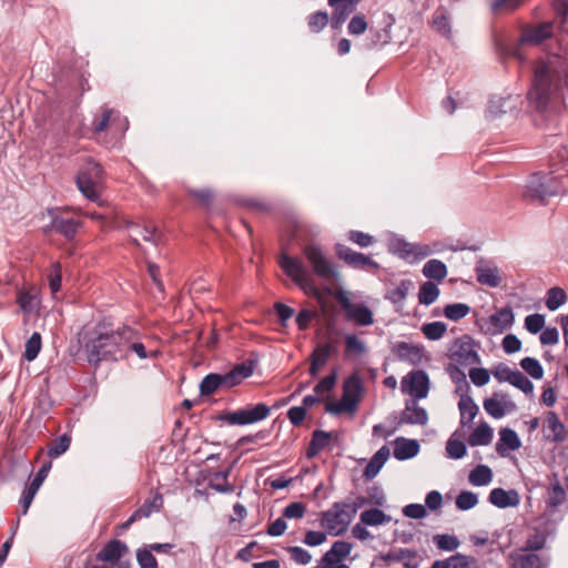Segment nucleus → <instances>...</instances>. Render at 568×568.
Here are the masks:
<instances>
[{
	"label": "nucleus",
	"instance_id": "f257e3e1",
	"mask_svg": "<svg viewBox=\"0 0 568 568\" xmlns=\"http://www.w3.org/2000/svg\"><path fill=\"white\" fill-rule=\"evenodd\" d=\"M566 88H568V58L550 54L536 65L528 98L538 111L555 110Z\"/></svg>",
	"mask_w": 568,
	"mask_h": 568
},
{
	"label": "nucleus",
	"instance_id": "f03ea898",
	"mask_svg": "<svg viewBox=\"0 0 568 568\" xmlns=\"http://www.w3.org/2000/svg\"><path fill=\"white\" fill-rule=\"evenodd\" d=\"M130 327H122L110 333H101L87 344L88 361L98 364L103 359L126 358L125 338Z\"/></svg>",
	"mask_w": 568,
	"mask_h": 568
},
{
	"label": "nucleus",
	"instance_id": "7ed1b4c3",
	"mask_svg": "<svg viewBox=\"0 0 568 568\" xmlns=\"http://www.w3.org/2000/svg\"><path fill=\"white\" fill-rule=\"evenodd\" d=\"M564 193L565 187L557 176L534 173L526 182L524 197L532 203L544 204L549 197Z\"/></svg>",
	"mask_w": 568,
	"mask_h": 568
},
{
	"label": "nucleus",
	"instance_id": "20e7f679",
	"mask_svg": "<svg viewBox=\"0 0 568 568\" xmlns=\"http://www.w3.org/2000/svg\"><path fill=\"white\" fill-rule=\"evenodd\" d=\"M253 374L252 363H242L227 374H209L200 384L202 395H211L219 388H231Z\"/></svg>",
	"mask_w": 568,
	"mask_h": 568
},
{
	"label": "nucleus",
	"instance_id": "39448f33",
	"mask_svg": "<svg viewBox=\"0 0 568 568\" xmlns=\"http://www.w3.org/2000/svg\"><path fill=\"white\" fill-rule=\"evenodd\" d=\"M356 509L348 504H334L321 517V526L332 536L345 532L355 516Z\"/></svg>",
	"mask_w": 568,
	"mask_h": 568
},
{
	"label": "nucleus",
	"instance_id": "423d86ee",
	"mask_svg": "<svg viewBox=\"0 0 568 568\" xmlns=\"http://www.w3.org/2000/svg\"><path fill=\"white\" fill-rule=\"evenodd\" d=\"M280 265L284 273L290 276L294 283H296L303 291L320 298V291L313 284L311 274L302 260L283 253L280 257Z\"/></svg>",
	"mask_w": 568,
	"mask_h": 568
},
{
	"label": "nucleus",
	"instance_id": "0eeeda50",
	"mask_svg": "<svg viewBox=\"0 0 568 568\" xmlns=\"http://www.w3.org/2000/svg\"><path fill=\"white\" fill-rule=\"evenodd\" d=\"M103 171L95 162H88L77 176L80 192L90 201L98 202L102 187Z\"/></svg>",
	"mask_w": 568,
	"mask_h": 568
},
{
	"label": "nucleus",
	"instance_id": "6e6552de",
	"mask_svg": "<svg viewBox=\"0 0 568 568\" xmlns=\"http://www.w3.org/2000/svg\"><path fill=\"white\" fill-rule=\"evenodd\" d=\"M362 381L358 375L353 374L343 385L342 398L336 403L327 405L326 409L332 414L354 413L362 394Z\"/></svg>",
	"mask_w": 568,
	"mask_h": 568
},
{
	"label": "nucleus",
	"instance_id": "1a4fd4ad",
	"mask_svg": "<svg viewBox=\"0 0 568 568\" xmlns=\"http://www.w3.org/2000/svg\"><path fill=\"white\" fill-rule=\"evenodd\" d=\"M303 255L310 263L313 273L325 281L338 277V272L325 256L322 247L315 243H307L302 248Z\"/></svg>",
	"mask_w": 568,
	"mask_h": 568
},
{
	"label": "nucleus",
	"instance_id": "9d476101",
	"mask_svg": "<svg viewBox=\"0 0 568 568\" xmlns=\"http://www.w3.org/2000/svg\"><path fill=\"white\" fill-rule=\"evenodd\" d=\"M450 358L462 366H473L480 363L477 344L469 336H463L454 342Z\"/></svg>",
	"mask_w": 568,
	"mask_h": 568
},
{
	"label": "nucleus",
	"instance_id": "9b49d317",
	"mask_svg": "<svg viewBox=\"0 0 568 568\" xmlns=\"http://www.w3.org/2000/svg\"><path fill=\"white\" fill-rule=\"evenodd\" d=\"M270 415V408L265 404L247 406L245 408L226 413L221 419L230 425H248L261 422Z\"/></svg>",
	"mask_w": 568,
	"mask_h": 568
},
{
	"label": "nucleus",
	"instance_id": "f8f14e48",
	"mask_svg": "<svg viewBox=\"0 0 568 568\" xmlns=\"http://www.w3.org/2000/svg\"><path fill=\"white\" fill-rule=\"evenodd\" d=\"M336 297L348 320L363 326H368L374 323L372 311L364 304L353 303L346 292H338Z\"/></svg>",
	"mask_w": 568,
	"mask_h": 568
},
{
	"label": "nucleus",
	"instance_id": "ddd939ff",
	"mask_svg": "<svg viewBox=\"0 0 568 568\" xmlns=\"http://www.w3.org/2000/svg\"><path fill=\"white\" fill-rule=\"evenodd\" d=\"M402 392L409 394L415 399L425 398L429 389V379L424 371H413L403 377Z\"/></svg>",
	"mask_w": 568,
	"mask_h": 568
},
{
	"label": "nucleus",
	"instance_id": "4468645a",
	"mask_svg": "<svg viewBox=\"0 0 568 568\" xmlns=\"http://www.w3.org/2000/svg\"><path fill=\"white\" fill-rule=\"evenodd\" d=\"M483 406L488 415L497 419L516 410V404L501 392H496L491 397L486 398Z\"/></svg>",
	"mask_w": 568,
	"mask_h": 568
},
{
	"label": "nucleus",
	"instance_id": "2eb2a0df",
	"mask_svg": "<svg viewBox=\"0 0 568 568\" xmlns=\"http://www.w3.org/2000/svg\"><path fill=\"white\" fill-rule=\"evenodd\" d=\"M477 282L489 287H498L503 282L501 272L491 261L480 258L475 266Z\"/></svg>",
	"mask_w": 568,
	"mask_h": 568
},
{
	"label": "nucleus",
	"instance_id": "dca6fc26",
	"mask_svg": "<svg viewBox=\"0 0 568 568\" xmlns=\"http://www.w3.org/2000/svg\"><path fill=\"white\" fill-rule=\"evenodd\" d=\"M514 323V313L508 307H503L491 314L486 321L484 329L486 334L499 335L508 329Z\"/></svg>",
	"mask_w": 568,
	"mask_h": 568
},
{
	"label": "nucleus",
	"instance_id": "f3484780",
	"mask_svg": "<svg viewBox=\"0 0 568 568\" xmlns=\"http://www.w3.org/2000/svg\"><path fill=\"white\" fill-rule=\"evenodd\" d=\"M509 560L511 568H546L549 562L548 558L523 549L511 552Z\"/></svg>",
	"mask_w": 568,
	"mask_h": 568
},
{
	"label": "nucleus",
	"instance_id": "a211bd4d",
	"mask_svg": "<svg viewBox=\"0 0 568 568\" xmlns=\"http://www.w3.org/2000/svg\"><path fill=\"white\" fill-rule=\"evenodd\" d=\"M335 252L341 260L345 261L348 265L353 267H373L375 270L379 268L378 263L373 261L371 257L362 253L355 252L343 244H336Z\"/></svg>",
	"mask_w": 568,
	"mask_h": 568
},
{
	"label": "nucleus",
	"instance_id": "6ab92c4d",
	"mask_svg": "<svg viewBox=\"0 0 568 568\" xmlns=\"http://www.w3.org/2000/svg\"><path fill=\"white\" fill-rule=\"evenodd\" d=\"M114 128L118 131H125L128 129V120L122 119L120 113L112 109H104L100 119L93 123L94 132L101 133L108 128Z\"/></svg>",
	"mask_w": 568,
	"mask_h": 568
},
{
	"label": "nucleus",
	"instance_id": "aec40b11",
	"mask_svg": "<svg viewBox=\"0 0 568 568\" xmlns=\"http://www.w3.org/2000/svg\"><path fill=\"white\" fill-rule=\"evenodd\" d=\"M352 550V545L346 541H335L332 548L324 554V556L318 561L316 568H327L333 564H341V561L346 558Z\"/></svg>",
	"mask_w": 568,
	"mask_h": 568
},
{
	"label": "nucleus",
	"instance_id": "412c9836",
	"mask_svg": "<svg viewBox=\"0 0 568 568\" xmlns=\"http://www.w3.org/2000/svg\"><path fill=\"white\" fill-rule=\"evenodd\" d=\"M552 36V24L545 22L524 31L520 38L521 45H538Z\"/></svg>",
	"mask_w": 568,
	"mask_h": 568
},
{
	"label": "nucleus",
	"instance_id": "4be33fe9",
	"mask_svg": "<svg viewBox=\"0 0 568 568\" xmlns=\"http://www.w3.org/2000/svg\"><path fill=\"white\" fill-rule=\"evenodd\" d=\"M518 97H494L490 99L488 109H487V116L490 119H497L501 116L503 114H506L508 112H511L516 109L518 104Z\"/></svg>",
	"mask_w": 568,
	"mask_h": 568
},
{
	"label": "nucleus",
	"instance_id": "5701e85b",
	"mask_svg": "<svg viewBox=\"0 0 568 568\" xmlns=\"http://www.w3.org/2000/svg\"><path fill=\"white\" fill-rule=\"evenodd\" d=\"M488 499L498 508L517 507L520 503V496L515 489L505 490L503 488H494Z\"/></svg>",
	"mask_w": 568,
	"mask_h": 568
},
{
	"label": "nucleus",
	"instance_id": "b1692460",
	"mask_svg": "<svg viewBox=\"0 0 568 568\" xmlns=\"http://www.w3.org/2000/svg\"><path fill=\"white\" fill-rule=\"evenodd\" d=\"M394 353L400 361L413 365L419 364L424 357L423 347L407 342H398L394 346Z\"/></svg>",
	"mask_w": 568,
	"mask_h": 568
},
{
	"label": "nucleus",
	"instance_id": "393cba45",
	"mask_svg": "<svg viewBox=\"0 0 568 568\" xmlns=\"http://www.w3.org/2000/svg\"><path fill=\"white\" fill-rule=\"evenodd\" d=\"M520 446V438L515 430L510 428H501L499 430V440L496 444V452L500 456H506L508 452L517 450Z\"/></svg>",
	"mask_w": 568,
	"mask_h": 568
},
{
	"label": "nucleus",
	"instance_id": "a878e982",
	"mask_svg": "<svg viewBox=\"0 0 568 568\" xmlns=\"http://www.w3.org/2000/svg\"><path fill=\"white\" fill-rule=\"evenodd\" d=\"M129 552L128 546L120 540L108 542L98 554V559L105 562H116Z\"/></svg>",
	"mask_w": 568,
	"mask_h": 568
},
{
	"label": "nucleus",
	"instance_id": "bb28decb",
	"mask_svg": "<svg viewBox=\"0 0 568 568\" xmlns=\"http://www.w3.org/2000/svg\"><path fill=\"white\" fill-rule=\"evenodd\" d=\"M458 409L460 413V426L463 427L470 426L479 412L478 405L469 394L459 396Z\"/></svg>",
	"mask_w": 568,
	"mask_h": 568
},
{
	"label": "nucleus",
	"instance_id": "cd10ccee",
	"mask_svg": "<svg viewBox=\"0 0 568 568\" xmlns=\"http://www.w3.org/2000/svg\"><path fill=\"white\" fill-rule=\"evenodd\" d=\"M335 352L336 348L329 343L318 345L312 354L310 368L311 375L316 376L320 369L326 364L327 359Z\"/></svg>",
	"mask_w": 568,
	"mask_h": 568
},
{
	"label": "nucleus",
	"instance_id": "c85d7f7f",
	"mask_svg": "<svg viewBox=\"0 0 568 568\" xmlns=\"http://www.w3.org/2000/svg\"><path fill=\"white\" fill-rule=\"evenodd\" d=\"M545 432L546 438L551 442H562L566 438V427L554 412L547 414Z\"/></svg>",
	"mask_w": 568,
	"mask_h": 568
},
{
	"label": "nucleus",
	"instance_id": "c756f323",
	"mask_svg": "<svg viewBox=\"0 0 568 568\" xmlns=\"http://www.w3.org/2000/svg\"><path fill=\"white\" fill-rule=\"evenodd\" d=\"M494 438V430L487 422H480L468 437L471 447L487 446Z\"/></svg>",
	"mask_w": 568,
	"mask_h": 568
},
{
	"label": "nucleus",
	"instance_id": "7c9ffc66",
	"mask_svg": "<svg viewBox=\"0 0 568 568\" xmlns=\"http://www.w3.org/2000/svg\"><path fill=\"white\" fill-rule=\"evenodd\" d=\"M129 352H133L134 354H136V356L140 359H145L148 357H155L159 354V352L156 349L146 351V347L144 346V344L138 339L136 334L131 328H129V333L125 338L126 357L129 356Z\"/></svg>",
	"mask_w": 568,
	"mask_h": 568
},
{
	"label": "nucleus",
	"instance_id": "2f4dec72",
	"mask_svg": "<svg viewBox=\"0 0 568 568\" xmlns=\"http://www.w3.org/2000/svg\"><path fill=\"white\" fill-rule=\"evenodd\" d=\"M17 302L20 305L23 313L26 314L38 312L40 307V297L38 290L31 287L30 290L27 291H19Z\"/></svg>",
	"mask_w": 568,
	"mask_h": 568
},
{
	"label": "nucleus",
	"instance_id": "473e14b6",
	"mask_svg": "<svg viewBox=\"0 0 568 568\" xmlns=\"http://www.w3.org/2000/svg\"><path fill=\"white\" fill-rule=\"evenodd\" d=\"M418 450L419 445L416 440L399 437L394 442V456L399 460L416 456Z\"/></svg>",
	"mask_w": 568,
	"mask_h": 568
},
{
	"label": "nucleus",
	"instance_id": "72a5a7b5",
	"mask_svg": "<svg viewBox=\"0 0 568 568\" xmlns=\"http://www.w3.org/2000/svg\"><path fill=\"white\" fill-rule=\"evenodd\" d=\"M389 456V449L386 446H383L379 448L375 455L371 458L369 463L367 464L364 476L367 479H373L381 470V468L384 466L386 460Z\"/></svg>",
	"mask_w": 568,
	"mask_h": 568
},
{
	"label": "nucleus",
	"instance_id": "f704fd0d",
	"mask_svg": "<svg viewBox=\"0 0 568 568\" xmlns=\"http://www.w3.org/2000/svg\"><path fill=\"white\" fill-rule=\"evenodd\" d=\"M130 237L138 245H140V240L156 244L159 241V233L154 226L132 225L130 230Z\"/></svg>",
	"mask_w": 568,
	"mask_h": 568
},
{
	"label": "nucleus",
	"instance_id": "c9c22d12",
	"mask_svg": "<svg viewBox=\"0 0 568 568\" xmlns=\"http://www.w3.org/2000/svg\"><path fill=\"white\" fill-rule=\"evenodd\" d=\"M422 272L425 277L437 282H442L448 274L445 263L436 258L427 261Z\"/></svg>",
	"mask_w": 568,
	"mask_h": 568
},
{
	"label": "nucleus",
	"instance_id": "e433bc0d",
	"mask_svg": "<svg viewBox=\"0 0 568 568\" xmlns=\"http://www.w3.org/2000/svg\"><path fill=\"white\" fill-rule=\"evenodd\" d=\"M367 353V346L364 341L354 334L345 336V356L348 358H359Z\"/></svg>",
	"mask_w": 568,
	"mask_h": 568
},
{
	"label": "nucleus",
	"instance_id": "4c0bfd02",
	"mask_svg": "<svg viewBox=\"0 0 568 568\" xmlns=\"http://www.w3.org/2000/svg\"><path fill=\"white\" fill-rule=\"evenodd\" d=\"M467 453L465 443L462 440V435L456 430L446 443V454L449 458L460 459Z\"/></svg>",
	"mask_w": 568,
	"mask_h": 568
},
{
	"label": "nucleus",
	"instance_id": "58836bf2",
	"mask_svg": "<svg viewBox=\"0 0 568 568\" xmlns=\"http://www.w3.org/2000/svg\"><path fill=\"white\" fill-rule=\"evenodd\" d=\"M473 486H487L493 480V470L487 465H478L468 475Z\"/></svg>",
	"mask_w": 568,
	"mask_h": 568
},
{
	"label": "nucleus",
	"instance_id": "ea45409f",
	"mask_svg": "<svg viewBox=\"0 0 568 568\" xmlns=\"http://www.w3.org/2000/svg\"><path fill=\"white\" fill-rule=\"evenodd\" d=\"M432 26L443 37L449 38L452 34L450 19L447 12L438 9L433 14Z\"/></svg>",
	"mask_w": 568,
	"mask_h": 568
},
{
	"label": "nucleus",
	"instance_id": "a19ab883",
	"mask_svg": "<svg viewBox=\"0 0 568 568\" xmlns=\"http://www.w3.org/2000/svg\"><path fill=\"white\" fill-rule=\"evenodd\" d=\"M403 420L408 424L425 425L428 420V416L424 408L413 403L406 406L403 413Z\"/></svg>",
	"mask_w": 568,
	"mask_h": 568
},
{
	"label": "nucleus",
	"instance_id": "79ce46f5",
	"mask_svg": "<svg viewBox=\"0 0 568 568\" xmlns=\"http://www.w3.org/2000/svg\"><path fill=\"white\" fill-rule=\"evenodd\" d=\"M390 520V516L377 508H372L361 514L362 524L367 526H381L389 523Z\"/></svg>",
	"mask_w": 568,
	"mask_h": 568
},
{
	"label": "nucleus",
	"instance_id": "37998d69",
	"mask_svg": "<svg viewBox=\"0 0 568 568\" xmlns=\"http://www.w3.org/2000/svg\"><path fill=\"white\" fill-rule=\"evenodd\" d=\"M78 227L79 224L71 219L54 217L51 223L52 230L61 233L68 239H72L75 235Z\"/></svg>",
	"mask_w": 568,
	"mask_h": 568
},
{
	"label": "nucleus",
	"instance_id": "c03bdc74",
	"mask_svg": "<svg viewBox=\"0 0 568 568\" xmlns=\"http://www.w3.org/2000/svg\"><path fill=\"white\" fill-rule=\"evenodd\" d=\"M438 296L439 288L434 282L427 281L420 285L418 293V302L420 304L428 306L433 304L438 298Z\"/></svg>",
	"mask_w": 568,
	"mask_h": 568
},
{
	"label": "nucleus",
	"instance_id": "a18cd8bd",
	"mask_svg": "<svg viewBox=\"0 0 568 568\" xmlns=\"http://www.w3.org/2000/svg\"><path fill=\"white\" fill-rule=\"evenodd\" d=\"M163 506V497L161 494L156 493L150 500H145V503L135 510V517L146 518L151 514L159 511Z\"/></svg>",
	"mask_w": 568,
	"mask_h": 568
},
{
	"label": "nucleus",
	"instance_id": "49530a36",
	"mask_svg": "<svg viewBox=\"0 0 568 568\" xmlns=\"http://www.w3.org/2000/svg\"><path fill=\"white\" fill-rule=\"evenodd\" d=\"M413 287V283L409 280H403L395 288L390 290L386 294V298L394 304H402L407 294Z\"/></svg>",
	"mask_w": 568,
	"mask_h": 568
},
{
	"label": "nucleus",
	"instance_id": "de8ad7c7",
	"mask_svg": "<svg viewBox=\"0 0 568 568\" xmlns=\"http://www.w3.org/2000/svg\"><path fill=\"white\" fill-rule=\"evenodd\" d=\"M354 6L351 2H344L339 6L334 7V12L332 16V28L338 29L348 18V16L353 12Z\"/></svg>",
	"mask_w": 568,
	"mask_h": 568
},
{
	"label": "nucleus",
	"instance_id": "09e8293b",
	"mask_svg": "<svg viewBox=\"0 0 568 568\" xmlns=\"http://www.w3.org/2000/svg\"><path fill=\"white\" fill-rule=\"evenodd\" d=\"M42 346V338L40 333L34 332L24 345V358L29 362L37 358Z\"/></svg>",
	"mask_w": 568,
	"mask_h": 568
},
{
	"label": "nucleus",
	"instance_id": "8fccbe9b",
	"mask_svg": "<svg viewBox=\"0 0 568 568\" xmlns=\"http://www.w3.org/2000/svg\"><path fill=\"white\" fill-rule=\"evenodd\" d=\"M329 434L323 432V430H316L313 434V438L311 440L307 456L313 457L315 456L320 450H322L324 447H326L329 443Z\"/></svg>",
	"mask_w": 568,
	"mask_h": 568
},
{
	"label": "nucleus",
	"instance_id": "3c124183",
	"mask_svg": "<svg viewBox=\"0 0 568 568\" xmlns=\"http://www.w3.org/2000/svg\"><path fill=\"white\" fill-rule=\"evenodd\" d=\"M447 331V325L444 322H432L422 326L423 334L430 341L440 339Z\"/></svg>",
	"mask_w": 568,
	"mask_h": 568
},
{
	"label": "nucleus",
	"instance_id": "603ef678",
	"mask_svg": "<svg viewBox=\"0 0 568 568\" xmlns=\"http://www.w3.org/2000/svg\"><path fill=\"white\" fill-rule=\"evenodd\" d=\"M449 374L450 378L456 384V394L458 396L468 394L470 386L466 379V374L457 367H453Z\"/></svg>",
	"mask_w": 568,
	"mask_h": 568
},
{
	"label": "nucleus",
	"instance_id": "864d4df0",
	"mask_svg": "<svg viewBox=\"0 0 568 568\" xmlns=\"http://www.w3.org/2000/svg\"><path fill=\"white\" fill-rule=\"evenodd\" d=\"M567 300L566 293L560 287H552L547 293L546 306L550 311H555L565 304Z\"/></svg>",
	"mask_w": 568,
	"mask_h": 568
},
{
	"label": "nucleus",
	"instance_id": "5fc2aeb1",
	"mask_svg": "<svg viewBox=\"0 0 568 568\" xmlns=\"http://www.w3.org/2000/svg\"><path fill=\"white\" fill-rule=\"evenodd\" d=\"M470 312V307L464 303L448 304L444 308V315L452 321H458Z\"/></svg>",
	"mask_w": 568,
	"mask_h": 568
},
{
	"label": "nucleus",
	"instance_id": "6e6d98bb",
	"mask_svg": "<svg viewBox=\"0 0 568 568\" xmlns=\"http://www.w3.org/2000/svg\"><path fill=\"white\" fill-rule=\"evenodd\" d=\"M392 253L398 254L403 258H410L412 243L399 237H393L388 243Z\"/></svg>",
	"mask_w": 568,
	"mask_h": 568
},
{
	"label": "nucleus",
	"instance_id": "4d7b16f0",
	"mask_svg": "<svg viewBox=\"0 0 568 568\" xmlns=\"http://www.w3.org/2000/svg\"><path fill=\"white\" fill-rule=\"evenodd\" d=\"M521 368L535 379L542 378L544 369L540 363L532 357H525L520 362Z\"/></svg>",
	"mask_w": 568,
	"mask_h": 568
},
{
	"label": "nucleus",
	"instance_id": "13d9d810",
	"mask_svg": "<svg viewBox=\"0 0 568 568\" xmlns=\"http://www.w3.org/2000/svg\"><path fill=\"white\" fill-rule=\"evenodd\" d=\"M525 0H495L491 4L493 12L504 14L519 8Z\"/></svg>",
	"mask_w": 568,
	"mask_h": 568
},
{
	"label": "nucleus",
	"instance_id": "bf43d9fd",
	"mask_svg": "<svg viewBox=\"0 0 568 568\" xmlns=\"http://www.w3.org/2000/svg\"><path fill=\"white\" fill-rule=\"evenodd\" d=\"M478 504V497L473 491H462L456 497V507L460 510H468L474 508Z\"/></svg>",
	"mask_w": 568,
	"mask_h": 568
},
{
	"label": "nucleus",
	"instance_id": "052dcab7",
	"mask_svg": "<svg viewBox=\"0 0 568 568\" xmlns=\"http://www.w3.org/2000/svg\"><path fill=\"white\" fill-rule=\"evenodd\" d=\"M513 386L519 388L527 395H532L534 385L532 383L519 371H515L510 383Z\"/></svg>",
	"mask_w": 568,
	"mask_h": 568
},
{
	"label": "nucleus",
	"instance_id": "680f3d73",
	"mask_svg": "<svg viewBox=\"0 0 568 568\" xmlns=\"http://www.w3.org/2000/svg\"><path fill=\"white\" fill-rule=\"evenodd\" d=\"M71 438L67 434L60 436L58 439H55L51 447L49 448V456L50 457H58L62 454H64L69 447H70Z\"/></svg>",
	"mask_w": 568,
	"mask_h": 568
},
{
	"label": "nucleus",
	"instance_id": "e2e57ef3",
	"mask_svg": "<svg viewBox=\"0 0 568 568\" xmlns=\"http://www.w3.org/2000/svg\"><path fill=\"white\" fill-rule=\"evenodd\" d=\"M566 499L565 489L560 486L559 483H556L551 486L548 493V506L557 507L564 504Z\"/></svg>",
	"mask_w": 568,
	"mask_h": 568
},
{
	"label": "nucleus",
	"instance_id": "0e129e2a",
	"mask_svg": "<svg viewBox=\"0 0 568 568\" xmlns=\"http://www.w3.org/2000/svg\"><path fill=\"white\" fill-rule=\"evenodd\" d=\"M328 14L324 11H317L308 17V27L313 32H320L328 23Z\"/></svg>",
	"mask_w": 568,
	"mask_h": 568
},
{
	"label": "nucleus",
	"instance_id": "69168bd1",
	"mask_svg": "<svg viewBox=\"0 0 568 568\" xmlns=\"http://www.w3.org/2000/svg\"><path fill=\"white\" fill-rule=\"evenodd\" d=\"M136 560L141 568H158V561L151 549L140 548L136 551Z\"/></svg>",
	"mask_w": 568,
	"mask_h": 568
},
{
	"label": "nucleus",
	"instance_id": "338daca9",
	"mask_svg": "<svg viewBox=\"0 0 568 568\" xmlns=\"http://www.w3.org/2000/svg\"><path fill=\"white\" fill-rule=\"evenodd\" d=\"M545 326V316L541 314H530L525 318V328L531 334H537Z\"/></svg>",
	"mask_w": 568,
	"mask_h": 568
},
{
	"label": "nucleus",
	"instance_id": "774afa93",
	"mask_svg": "<svg viewBox=\"0 0 568 568\" xmlns=\"http://www.w3.org/2000/svg\"><path fill=\"white\" fill-rule=\"evenodd\" d=\"M452 568H478L477 561L473 557L462 554L452 556Z\"/></svg>",
	"mask_w": 568,
	"mask_h": 568
}]
</instances>
